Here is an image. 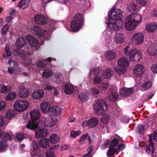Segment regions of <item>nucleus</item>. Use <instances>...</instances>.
Masks as SVG:
<instances>
[{"label": "nucleus", "mask_w": 157, "mask_h": 157, "mask_svg": "<svg viewBox=\"0 0 157 157\" xmlns=\"http://www.w3.org/2000/svg\"><path fill=\"white\" fill-rule=\"evenodd\" d=\"M109 22L106 23L107 26H109L115 31L121 29L123 27V21L122 14L119 9H112L109 12Z\"/></svg>", "instance_id": "nucleus-1"}, {"label": "nucleus", "mask_w": 157, "mask_h": 157, "mask_svg": "<svg viewBox=\"0 0 157 157\" xmlns=\"http://www.w3.org/2000/svg\"><path fill=\"white\" fill-rule=\"evenodd\" d=\"M57 122L56 119L48 117L44 119V122L39 121L36 122L33 121H30L26 125V128L30 129L35 130L37 128H41L45 126L51 127L55 125Z\"/></svg>", "instance_id": "nucleus-2"}, {"label": "nucleus", "mask_w": 157, "mask_h": 157, "mask_svg": "<svg viewBox=\"0 0 157 157\" xmlns=\"http://www.w3.org/2000/svg\"><path fill=\"white\" fill-rule=\"evenodd\" d=\"M142 17L139 13H133L128 16L126 20L125 27L127 30L135 29L140 23Z\"/></svg>", "instance_id": "nucleus-3"}, {"label": "nucleus", "mask_w": 157, "mask_h": 157, "mask_svg": "<svg viewBox=\"0 0 157 157\" xmlns=\"http://www.w3.org/2000/svg\"><path fill=\"white\" fill-rule=\"evenodd\" d=\"M84 23V18L83 15L77 13L73 18L71 23V27L72 31H78L82 27Z\"/></svg>", "instance_id": "nucleus-4"}, {"label": "nucleus", "mask_w": 157, "mask_h": 157, "mask_svg": "<svg viewBox=\"0 0 157 157\" xmlns=\"http://www.w3.org/2000/svg\"><path fill=\"white\" fill-rule=\"evenodd\" d=\"M93 109L98 115H101L104 111H106L107 108L105 101L103 99H99L95 102L93 105Z\"/></svg>", "instance_id": "nucleus-5"}, {"label": "nucleus", "mask_w": 157, "mask_h": 157, "mask_svg": "<svg viewBox=\"0 0 157 157\" xmlns=\"http://www.w3.org/2000/svg\"><path fill=\"white\" fill-rule=\"evenodd\" d=\"M27 48L25 51H21L20 50V58L23 61L24 65L29 66L31 64L32 61L30 59L27 58V56L30 54V52L27 51Z\"/></svg>", "instance_id": "nucleus-6"}, {"label": "nucleus", "mask_w": 157, "mask_h": 157, "mask_svg": "<svg viewBox=\"0 0 157 157\" xmlns=\"http://www.w3.org/2000/svg\"><path fill=\"white\" fill-rule=\"evenodd\" d=\"M25 38L29 42L31 48H33L36 50L39 48L38 41L33 36L31 35H27L26 36Z\"/></svg>", "instance_id": "nucleus-7"}, {"label": "nucleus", "mask_w": 157, "mask_h": 157, "mask_svg": "<svg viewBox=\"0 0 157 157\" xmlns=\"http://www.w3.org/2000/svg\"><path fill=\"white\" fill-rule=\"evenodd\" d=\"M144 71V66L140 64L135 65L133 70V74L136 77H140L143 75Z\"/></svg>", "instance_id": "nucleus-8"}, {"label": "nucleus", "mask_w": 157, "mask_h": 157, "mask_svg": "<svg viewBox=\"0 0 157 157\" xmlns=\"http://www.w3.org/2000/svg\"><path fill=\"white\" fill-rule=\"evenodd\" d=\"M148 143L149 144L146 146V152L148 155H150L153 154L155 151L151 136H149Z\"/></svg>", "instance_id": "nucleus-9"}, {"label": "nucleus", "mask_w": 157, "mask_h": 157, "mask_svg": "<svg viewBox=\"0 0 157 157\" xmlns=\"http://www.w3.org/2000/svg\"><path fill=\"white\" fill-rule=\"evenodd\" d=\"M144 36L141 33H137L134 34L132 39L133 42L136 44H139L144 41Z\"/></svg>", "instance_id": "nucleus-10"}, {"label": "nucleus", "mask_w": 157, "mask_h": 157, "mask_svg": "<svg viewBox=\"0 0 157 157\" xmlns=\"http://www.w3.org/2000/svg\"><path fill=\"white\" fill-rule=\"evenodd\" d=\"M34 20L37 23L39 24H44L48 21L45 16L40 14L35 15L34 17Z\"/></svg>", "instance_id": "nucleus-11"}, {"label": "nucleus", "mask_w": 157, "mask_h": 157, "mask_svg": "<svg viewBox=\"0 0 157 157\" xmlns=\"http://www.w3.org/2000/svg\"><path fill=\"white\" fill-rule=\"evenodd\" d=\"M31 29L36 33V34L39 37H43L46 32L45 30L40 28L38 25H34L32 27Z\"/></svg>", "instance_id": "nucleus-12"}, {"label": "nucleus", "mask_w": 157, "mask_h": 157, "mask_svg": "<svg viewBox=\"0 0 157 157\" xmlns=\"http://www.w3.org/2000/svg\"><path fill=\"white\" fill-rule=\"evenodd\" d=\"M147 51L149 55H157V44H153L150 45L147 48Z\"/></svg>", "instance_id": "nucleus-13"}, {"label": "nucleus", "mask_w": 157, "mask_h": 157, "mask_svg": "<svg viewBox=\"0 0 157 157\" xmlns=\"http://www.w3.org/2000/svg\"><path fill=\"white\" fill-rule=\"evenodd\" d=\"M61 112V109L58 106H54L50 109L49 114L52 116H59Z\"/></svg>", "instance_id": "nucleus-14"}, {"label": "nucleus", "mask_w": 157, "mask_h": 157, "mask_svg": "<svg viewBox=\"0 0 157 157\" xmlns=\"http://www.w3.org/2000/svg\"><path fill=\"white\" fill-rule=\"evenodd\" d=\"M124 35L120 33H116L113 38V41L117 44L122 43L124 41Z\"/></svg>", "instance_id": "nucleus-15"}, {"label": "nucleus", "mask_w": 157, "mask_h": 157, "mask_svg": "<svg viewBox=\"0 0 157 157\" xmlns=\"http://www.w3.org/2000/svg\"><path fill=\"white\" fill-rule=\"evenodd\" d=\"M44 94L43 90L39 89L33 91L32 94V96L34 99H40L43 97Z\"/></svg>", "instance_id": "nucleus-16"}, {"label": "nucleus", "mask_w": 157, "mask_h": 157, "mask_svg": "<svg viewBox=\"0 0 157 157\" xmlns=\"http://www.w3.org/2000/svg\"><path fill=\"white\" fill-rule=\"evenodd\" d=\"M40 109L41 111L44 113H49L50 105L49 103L45 101L41 102L40 104Z\"/></svg>", "instance_id": "nucleus-17"}, {"label": "nucleus", "mask_w": 157, "mask_h": 157, "mask_svg": "<svg viewBox=\"0 0 157 157\" xmlns=\"http://www.w3.org/2000/svg\"><path fill=\"white\" fill-rule=\"evenodd\" d=\"M99 120L97 117H92L88 120V127L93 128L95 127L99 123Z\"/></svg>", "instance_id": "nucleus-18"}, {"label": "nucleus", "mask_w": 157, "mask_h": 157, "mask_svg": "<svg viewBox=\"0 0 157 157\" xmlns=\"http://www.w3.org/2000/svg\"><path fill=\"white\" fill-rule=\"evenodd\" d=\"M133 92V89L130 88L124 87L120 90V94L124 97L128 96L130 95Z\"/></svg>", "instance_id": "nucleus-19"}, {"label": "nucleus", "mask_w": 157, "mask_h": 157, "mask_svg": "<svg viewBox=\"0 0 157 157\" xmlns=\"http://www.w3.org/2000/svg\"><path fill=\"white\" fill-rule=\"evenodd\" d=\"M117 63L118 65L121 66L125 68L127 67L129 64V60L125 57L120 58L119 59Z\"/></svg>", "instance_id": "nucleus-20"}, {"label": "nucleus", "mask_w": 157, "mask_h": 157, "mask_svg": "<svg viewBox=\"0 0 157 157\" xmlns=\"http://www.w3.org/2000/svg\"><path fill=\"white\" fill-rule=\"evenodd\" d=\"M48 134V132L45 129H41L35 132V136L36 138L46 136Z\"/></svg>", "instance_id": "nucleus-21"}, {"label": "nucleus", "mask_w": 157, "mask_h": 157, "mask_svg": "<svg viewBox=\"0 0 157 157\" xmlns=\"http://www.w3.org/2000/svg\"><path fill=\"white\" fill-rule=\"evenodd\" d=\"M145 29L149 33L154 32L157 29V25L154 22L149 23L146 25Z\"/></svg>", "instance_id": "nucleus-22"}, {"label": "nucleus", "mask_w": 157, "mask_h": 157, "mask_svg": "<svg viewBox=\"0 0 157 157\" xmlns=\"http://www.w3.org/2000/svg\"><path fill=\"white\" fill-rule=\"evenodd\" d=\"M30 116L32 120L34 121H37L39 119L40 116V114L38 110L34 109L31 111Z\"/></svg>", "instance_id": "nucleus-23"}, {"label": "nucleus", "mask_w": 157, "mask_h": 157, "mask_svg": "<svg viewBox=\"0 0 157 157\" xmlns=\"http://www.w3.org/2000/svg\"><path fill=\"white\" fill-rule=\"evenodd\" d=\"M17 113L15 110L13 109L8 110L6 114V117L9 119H12L15 117Z\"/></svg>", "instance_id": "nucleus-24"}, {"label": "nucleus", "mask_w": 157, "mask_h": 157, "mask_svg": "<svg viewBox=\"0 0 157 157\" xmlns=\"http://www.w3.org/2000/svg\"><path fill=\"white\" fill-rule=\"evenodd\" d=\"M39 143L40 147L43 148H47L49 146V141L48 139L43 138L39 141Z\"/></svg>", "instance_id": "nucleus-25"}, {"label": "nucleus", "mask_w": 157, "mask_h": 157, "mask_svg": "<svg viewBox=\"0 0 157 157\" xmlns=\"http://www.w3.org/2000/svg\"><path fill=\"white\" fill-rule=\"evenodd\" d=\"M16 48L13 51V54L15 56H20V37H18L16 41Z\"/></svg>", "instance_id": "nucleus-26"}, {"label": "nucleus", "mask_w": 157, "mask_h": 157, "mask_svg": "<svg viewBox=\"0 0 157 157\" xmlns=\"http://www.w3.org/2000/svg\"><path fill=\"white\" fill-rule=\"evenodd\" d=\"M74 90L73 86L69 84H67L65 85L64 88V93L67 94H71L73 92Z\"/></svg>", "instance_id": "nucleus-27"}, {"label": "nucleus", "mask_w": 157, "mask_h": 157, "mask_svg": "<svg viewBox=\"0 0 157 157\" xmlns=\"http://www.w3.org/2000/svg\"><path fill=\"white\" fill-rule=\"evenodd\" d=\"M29 95L28 90L22 86L20 88V97L26 98Z\"/></svg>", "instance_id": "nucleus-28"}, {"label": "nucleus", "mask_w": 157, "mask_h": 157, "mask_svg": "<svg viewBox=\"0 0 157 157\" xmlns=\"http://www.w3.org/2000/svg\"><path fill=\"white\" fill-rule=\"evenodd\" d=\"M29 105V103L27 101L20 100V112L27 110Z\"/></svg>", "instance_id": "nucleus-29"}, {"label": "nucleus", "mask_w": 157, "mask_h": 157, "mask_svg": "<svg viewBox=\"0 0 157 157\" xmlns=\"http://www.w3.org/2000/svg\"><path fill=\"white\" fill-rule=\"evenodd\" d=\"M113 73L112 71L110 69H107L104 71L102 75L104 78L108 79L112 76Z\"/></svg>", "instance_id": "nucleus-30"}, {"label": "nucleus", "mask_w": 157, "mask_h": 157, "mask_svg": "<svg viewBox=\"0 0 157 157\" xmlns=\"http://www.w3.org/2000/svg\"><path fill=\"white\" fill-rule=\"evenodd\" d=\"M115 71L117 74L121 75L126 72V69L123 67L117 65L115 67Z\"/></svg>", "instance_id": "nucleus-31"}, {"label": "nucleus", "mask_w": 157, "mask_h": 157, "mask_svg": "<svg viewBox=\"0 0 157 157\" xmlns=\"http://www.w3.org/2000/svg\"><path fill=\"white\" fill-rule=\"evenodd\" d=\"M142 56L141 52L139 50L137 52L134 57L132 58L131 61L132 62L139 61L142 58Z\"/></svg>", "instance_id": "nucleus-32"}, {"label": "nucleus", "mask_w": 157, "mask_h": 157, "mask_svg": "<svg viewBox=\"0 0 157 157\" xmlns=\"http://www.w3.org/2000/svg\"><path fill=\"white\" fill-rule=\"evenodd\" d=\"M116 53L113 51H108L106 53V58L108 60H112L115 59Z\"/></svg>", "instance_id": "nucleus-33"}, {"label": "nucleus", "mask_w": 157, "mask_h": 157, "mask_svg": "<svg viewBox=\"0 0 157 157\" xmlns=\"http://www.w3.org/2000/svg\"><path fill=\"white\" fill-rule=\"evenodd\" d=\"M11 90V88L9 86H6L3 84L0 86V91L1 93H4L5 92H9Z\"/></svg>", "instance_id": "nucleus-34"}, {"label": "nucleus", "mask_w": 157, "mask_h": 157, "mask_svg": "<svg viewBox=\"0 0 157 157\" xmlns=\"http://www.w3.org/2000/svg\"><path fill=\"white\" fill-rule=\"evenodd\" d=\"M12 137L11 135L8 133L3 132V133L2 132L0 138L4 140V141H6L7 140H10Z\"/></svg>", "instance_id": "nucleus-35"}, {"label": "nucleus", "mask_w": 157, "mask_h": 157, "mask_svg": "<svg viewBox=\"0 0 157 157\" xmlns=\"http://www.w3.org/2000/svg\"><path fill=\"white\" fill-rule=\"evenodd\" d=\"M59 139L58 135L56 134H53L50 136L51 143L52 144H56L57 143Z\"/></svg>", "instance_id": "nucleus-36"}, {"label": "nucleus", "mask_w": 157, "mask_h": 157, "mask_svg": "<svg viewBox=\"0 0 157 157\" xmlns=\"http://www.w3.org/2000/svg\"><path fill=\"white\" fill-rule=\"evenodd\" d=\"M118 98V94L116 92H112L109 96V99L112 101L114 102L116 101Z\"/></svg>", "instance_id": "nucleus-37"}, {"label": "nucleus", "mask_w": 157, "mask_h": 157, "mask_svg": "<svg viewBox=\"0 0 157 157\" xmlns=\"http://www.w3.org/2000/svg\"><path fill=\"white\" fill-rule=\"evenodd\" d=\"M117 149L109 146V149L107 152V155L110 157L113 155L117 151Z\"/></svg>", "instance_id": "nucleus-38"}, {"label": "nucleus", "mask_w": 157, "mask_h": 157, "mask_svg": "<svg viewBox=\"0 0 157 157\" xmlns=\"http://www.w3.org/2000/svg\"><path fill=\"white\" fill-rule=\"evenodd\" d=\"M53 73L51 70H44L42 73V76L44 78L47 79L53 75Z\"/></svg>", "instance_id": "nucleus-39"}, {"label": "nucleus", "mask_w": 157, "mask_h": 157, "mask_svg": "<svg viewBox=\"0 0 157 157\" xmlns=\"http://www.w3.org/2000/svg\"><path fill=\"white\" fill-rule=\"evenodd\" d=\"M30 2V0H21L20 1V9H25L28 7V5Z\"/></svg>", "instance_id": "nucleus-40"}, {"label": "nucleus", "mask_w": 157, "mask_h": 157, "mask_svg": "<svg viewBox=\"0 0 157 157\" xmlns=\"http://www.w3.org/2000/svg\"><path fill=\"white\" fill-rule=\"evenodd\" d=\"M16 96V93L12 92L8 94L5 98V100L7 101H10L15 98Z\"/></svg>", "instance_id": "nucleus-41"}, {"label": "nucleus", "mask_w": 157, "mask_h": 157, "mask_svg": "<svg viewBox=\"0 0 157 157\" xmlns=\"http://www.w3.org/2000/svg\"><path fill=\"white\" fill-rule=\"evenodd\" d=\"M80 99L82 101L86 102L88 99V97L87 95V93H82L79 95Z\"/></svg>", "instance_id": "nucleus-42"}, {"label": "nucleus", "mask_w": 157, "mask_h": 157, "mask_svg": "<svg viewBox=\"0 0 157 157\" xmlns=\"http://www.w3.org/2000/svg\"><path fill=\"white\" fill-rule=\"evenodd\" d=\"M9 25L6 24L1 29V32L2 34L4 35L6 34L8 31L9 29Z\"/></svg>", "instance_id": "nucleus-43"}, {"label": "nucleus", "mask_w": 157, "mask_h": 157, "mask_svg": "<svg viewBox=\"0 0 157 157\" xmlns=\"http://www.w3.org/2000/svg\"><path fill=\"white\" fill-rule=\"evenodd\" d=\"M119 140L116 138H114L110 142L109 146L113 148L115 147L118 145L119 144Z\"/></svg>", "instance_id": "nucleus-44"}, {"label": "nucleus", "mask_w": 157, "mask_h": 157, "mask_svg": "<svg viewBox=\"0 0 157 157\" xmlns=\"http://www.w3.org/2000/svg\"><path fill=\"white\" fill-rule=\"evenodd\" d=\"M138 50L136 48H134L131 50L129 52L128 56L129 57V59L130 60H132V58H133L134 57L135 55L138 52Z\"/></svg>", "instance_id": "nucleus-45"}, {"label": "nucleus", "mask_w": 157, "mask_h": 157, "mask_svg": "<svg viewBox=\"0 0 157 157\" xmlns=\"http://www.w3.org/2000/svg\"><path fill=\"white\" fill-rule=\"evenodd\" d=\"M47 64L46 59L41 60L38 61L36 64L37 67H45Z\"/></svg>", "instance_id": "nucleus-46"}, {"label": "nucleus", "mask_w": 157, "mask_h": 157, "mask_svg": "<svg viewBox=\"0 0 157 157\" xmlns=\"http://www.w3.org/2000/svg\"><path fill=\"white\" fill-rule=\"evenodd\" d=\"M152 86V83L150 81H147L146 82L142 85V87L145 90H147L149 89Z\"/></svg>", "instance_id": "nucleus-47"}, {"label": "nucleus", "mask_w": 157, "mask_h": 157, "mask_svg": "<svg viewBox=\"0 0 157 157\" xmlns=\"http://www.w3.org/2000/svg\"><path fill=\"white\" fill-rule=\"evenodd\" d=\"M7 145V142L2 140L0 141V151H3Z\"/></svg>", "instance_id": "nucleus-48"}, {"label": "nucleus", "mask_w": 157, "mask_h": 157, "mask_svg": "<svg viewBox=\"0 0 157 157\" xmlns=\"http://www.w3.org/2000/svg\"><path fill=\"white\" fill-rule=\"evenodd\" d=\"M109 120V116L107 114H104L101 118V122L103 124H106Z\"/></svg>", "instance_id": "nucleus-49"}, {"label": "nucleus", "mask_w": 157, "mask_h": 157, "mask_svg": "<svg viewBox=\"0 0 157 157\" xmlns=\"http://www.w3.org/2000/svg\"><path fill=\"white\" fill-rule=\"evenodd\" d=\"M81 133L80 131H73L71 132L70 133L71 136L73 138H75L77 136H79Z\"/></svg>", "instance_id": "nucleus-50"}, {"label": "nucleus", "mask_w": 157, "mask_h": 157, "mask_svg": "<svg viewBox=\"0 0 157 157\" xmlns=\"http://www.w3.org/2000/svg\"><path fill=\"white\" fill-rule=\"evenodd\" d=\"M14 108L17 112H20V100L16 101L14 103Z\"/></svg>", "instance_id": "nucleus-51"}, {"label": "nucleus", "mask_w": 157, "mask_h": 157, "mask_svg": "<svg viewBox=\"0 0 157 157\" xmlns=\"http://www.w3.org/2000/svg\"><path fill=\"white\" fill-rule=\"evenodd\" d=\"M101 69L99 67L95 68L90 71V73H93L94 75H97L100 72Z\"/></svg>", "instance_id": "nucleus-52"}, {"label": "nucleus", "mask_w": 157, "mask_h": 157, "mask_svg": "<svg viewBox=\"0 0 157 157\" xmlns=\"http://www.w3.org/2000/svg\"><path fill=\"white\" fill-rule=\"evenodd\" d=\"M102 81V78L100 76H96L93 79L94 82L96 84L101 83Z\"/></svg>", "instance_id": "nucleus-53"}, {"label": "nucleus", "mask_w": 157, "mask_h": 157, "mask_svg": "<svg viewBox=\"0 0 157 157\" xmlns=\"http://www.w3.org/2000/svg\"><path fill=\"white\" fill-rule=\"evenodd\" d=\"M109 86V83L108 82H107L102 84L101 86L102 90L105 91L107 90V88H108Z\"/></svg>", "instance_id": "nucleus-54"}, {"label": "nucleus", "mask_w": 157, "mask_h": 157, "mask_svg": "<svg viewBox=\"0 0 157 157\" xmlns=\"http://www.w3.org/2000/svg\"><path fill=\"white\" fill-rule=\"evenodd\" d=\"M136 2L137 4L141 6H144L147 4L146 0H136Z\"/></svg>", "instance_id": "nucleus-55"}, {"label": "nucleus", "mask_w": 157, "mask_h": 157, "mask_svg": "<svg viewBox=\"0 0 157 157\" xmlns=\"http://www.w3.org/2000/svg\"><path fill=\"white\" fill-rule=\"evenodd\" d=\"M138 130L140 134L143 133L144 130V126L141 124L138 125Z\"/></svg>", "instance_id": "nucleus-56"}, {"label": "nucleus", "mask_w": 157, "mask_h": 157, "mask_svg": "<svg viewBox=\"0 0 157 157\" xmlns=\"http://www.w3.org/2000/svg\"><path fill=\"white\" fill-rule=\"evenodd\" d=\"M129 118L126 116H123L121 117V121L123 123H126L128 122L129 120Z\"/></svg>", "instance_id": "nucleus-57"}, {"label": "nucleus", "mask_w": 157, "mask_h": 157, "mask_svg": "<svg viewBox=\"0 0 157 157\" xmlns=\"http://www.w3.org/2000/svg\"><path fill=\"white\" fill-rule=\"evenodd\" d=\"M6 104L4 101H0V111L3 110L6 107Z\"/></svg>", "instance_id": "nucleus-58"}, {"label": "nucleus", "mask_w": 157, "mask_h": 157, "mask_svg": "<svg viewBox=\"0 0 157 157\" xmlns=\"http://www.w3.org/2000/svg\"><path fill=\"white\" fill-rule=\"evenodd\" d=\"M88 136L87 133L84 134L80 137L79 141L81 142L84 141L88 137Z\"/></svg>", "instance_id": "nucleus-59"}, {"label": "nucleus", "mask_w": 157, "mask_h": 157, "mask_svg": "<svg viewBox=\"0 0 157 157\" xmlns=\"http://www.w3.org/2000/svg\"><path fill=\"white\" fill-rule=\"evenodd\" d=\"M91 92L92 93L94 96L98 95L99 93V90L96 88H94L92 89Z\"/></svg>", "instance_id": "nucleus-60"}, {"label": "nucleus", "mask_w": 157, "mask_h": 157, "mask_svg": "<svg viewBox=\"0 0 157 157\" xmlns=\"http://www.w3.org/2000/svg\"><path fill=\"white\" fill-rule=\"evenodd\" d=\"M129 9L131 11H135L136 9V5L135 4L132 3L130 5Z\"/></svg>", "instance_id": "nucleus-61"}, {"label": "nucleus", "mask_w": 157, "mask_h": 157, "mask_svg": "<svg viewBox=\"0 0 157 157\" xmlns=\"http://www.w3.org/2000/svg\"><path fill=\"white\" fill-rule=\"evenodd\" d=\"M20 48L25 45L26 44V41L25 38L20 37Z\"/></svg>", "instance_id": "nucleus-62"}, {"label": "nucleus", "mask_w": 157, "mask_h": 157, "mask_svg": "<svg viewBox=\"0 0 157 157\" xmlns=\"http://www.w3.org/2000/svg\"><path fill=\"white\" fill-rule=\"evenodd\" d=\"M151 70L153 72L157 73V64L152 66L151 67Z\"/></svg>", "instance_id": "nucleus-63"}, {"label": "nucleus", "mask_w": 157, "mask_h": 157, "mask_svg": "<svg viewBox=\"0 0 157 157\" xmlns=\"http://www.w3.org/2000/svg\"><path fill=\"white\" fill-rule=\"evenodd\" d=\"M130 46L129 45L127 46L125 48H124V53L125 55L127 56H128V55L129 52L128 51L129 48Z\"/></svg>", "instance_id": "nucleus-64"}]
</instances>
